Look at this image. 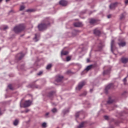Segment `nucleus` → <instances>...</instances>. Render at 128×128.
<instances>
[{
	"instance_id": "1",
	"label": "nucleus",
	"mask_w": 128,
	"mask_h": 128,
	"mask_svg": "<svg viewBox=\"0 0 128 128\" xmlns=\"http://www.w3.org/2000/svg\"><path fill=\"white\" fill-rule=\"evenodd\" d=\"M48 22H46L38 25V30L39 31L44 30L46 28H47V26H48Z\"/></svg>"
},
{
	"instance_id": "2",
	"label": "nucleus",
	"mask_w": 128,
	"mask_h": 128,
	"mask_svg": "<svg viewBox=\"0 0 128 128\" xmlns=\"http://www.w3.org/2000/svg\"><path fill=\"white\" fill-rule=\"evenodd\" d=\"M23 30H24V24H19L18 26H15V28H14V32H15V33L20 32L23 31Z\"/></svg>"
},
{
	"instance_id": "3",
	"label": "nucleus",
	"mask_w": 128,
	"mask_h": 128,
	"mask_svg": "<svg viewBox=\"0 0 128 128\" xmlns=\"http://www.w3.org/2000/svg\"><path fill=\"white\" fill-rule=\"evenodd\" d=\"M118 46L120 47L125 46V45L126 44V42H125L123 39L118 40Z\"/></svg>"
},
{
	"instance_id": "4",
	"label": "nucleus",
	"mask_w": 128,
	"mask_h": 128,
	"mask_svg": "<svg viewBox=\"0 0 128 128\" xmlns=\"http://www.w3.org/2000/svg\"><path fill=\"white\" fill-rule=\"evenodd\" d=\"M31 100H26L24 102V103L23 104V108H26L30 106H31Z\"/></svg>"
},
{
	"instance_id": "5",
	"label": "nucleus",
	"mask_w": 128,
	"mask_h": 128,
	"mask_svg": "<svg viewBox=\"0 0 128 128\" xmlns=\"http://www.w3.org/2000/svg\"><path fill=\"white\" fill-rule=\"evenodd\" d=\"M62 80H63V76L60 75H58L56 76L55 81H56V82H60L62 81Z\"/></svg>"
},
{
	"instance_id": "6",
	"label": "nucleus",
	"mask_w": 128,
	"mask_h": 128,
	"mask_svg": "<svg viewBox=\"0 0 128 128\" xmlns=\"http://www.w3.org/2000/svg\"><path fill=\"white\" fill-rule=\"evenodd\" d=\"M86 84V82H84V81L81 82H80V84H78V86L77 87V89L78 90H80V89L82 88V87H83Z\"/></svg>"
},
{
	"instance_id": "7",
	"label": "nucleus",
	"mask_w": 128,
	"mask_h": 128,
	"mask_svg": "<svg viewBox=\"0 0 128 128\" xmlns=\"http://www.w3.org/2000/svg\"><path fill=\"white\" fill-rule=\"evenodd\" d=\"M60 5L62 6H67V2L64 0H60Z\"/></svg>"
},
{
	"instance_id": "8",
	"label": "nucleus",
	"mask_w": 128,
	"mask_h": 128,
	"mask_svg": "<svg viewBox=\"0 0 128 128\" xmlns=\"http://www.w3.org/2000/svg\"><path fill=\"white\" fill-rule=\"evenodd\" d=\"M112 88H113V84H110L108 85V86H106V87L105 88L106 93L108 94V90Z\"/></svg>"
},
{
	"instance_id": "9",
	"label": "nucleus",
	"mask_w": 128,
	"mask_h": 128,
	"mask_svg": "<svg viewBox=\"0 0 128 128\" xmlns=\"http://www.w3.org/2000/svg\"><path fill=\"white\" fill-rule=\"evenodd\" d=\"M86 122H81V124H80V126H78L77 128H84L86 126Z\"/></svg>"
},
{
	"instance_id": "10",
	"label": "nucleus",
	"mask_w": 128,
	"mask_h": 128,
	"mask_svg": "<svg viewBox=\"0 0 128 128\" xmlns=\"http://www.w3.org/2000/svg\"><path fill=\"white\" fill-rule=\"evenodd\" d=\"M23 56H24V54L22 53H20L18 54V55L16 56V58L18 60H20L22 58H23Z\"/></svg>"
},
{
	"instance_id": "11",
	"label": "nucleus",
	"mask_w": 128,
	"mask_h": 128,
	"mask_svg": "<svg viewBox=\"0 0 128 128\" xmlns=\"http://www.w3.org/2000/svg\"><path fill=\"white\" fill-rule=\"evenodd\" d=\"M98 22V20L94 18H92V19H90V21L89 22L90 23V24H96Z\"/></svg>"
},
{
	"instance_id": "12",
	"label": "nucleus",
	"mask_w": 128,
	"mask_h": 128,
	"mask_svg": "<svg viewBox=\"0 0 128 128\" xmlns=\"http://www.w3.org/2000/svg\"><path fill=\"white\" fill-rule=\"evenodd\" d=\"M94 35H96V36H100V34H101V32H100V30L95 29L94 30Z\"/></svg>"
},
{
	"instance_id": "13",
	"label": "nucleus",
	"mask_w": 128,
	"mask_h": 128,
	"mask_svg": "<svg viewBox=\"0 0 128 128\" xmlns=\"http://www.w3.org/2000/svg\"><path fill=\"white\" fill-rule=\"evenodd\" d=\"M117 6V2L113 3L110 4V6H109V8H110V10H112L114 8H116Z\"/></svg>"
},
{
	"instance_id": "14",
	"label": "nucleus",
	"mask_w": 128,
	"mask_h": 128,
	"mask_svg": "<svg viewBox=\"0 0 128 128\" xmlns=\"http://www.w3.org/2000/svg\"><path fill=\"white\" fill-rule=\"evenodd\" d=\"M74 26L76 28H80L82 26V23H80V22H77L76 23H74Z\"/></svg>"
},
{
	"instance_id": "15",
	"label": "nucleus",
	"mask_w": 128,
	"mask_h": 128,
	"mask_svg": "<svg viewBox=\"0 0 128 128\" xmlns=\"http://www.w3.org/2000/svg\"><path fill=\"white\" fill-rule=\"evenodd\" d=\"M94 67V66L92 64L88 66L87 67H86L85 70H86V71L90 70H92V68Z\"/></svg>"
},
{
	"instance_id": "16",
	"label": "nucleus",
	"mask_w": 128,
	"mask_h": 128,
	"mask_svg": "<svg viewBox=\"0 0 128 128\" xmlns=\"http://www.w3.org/2000/svg\"><path fill=\"white\" fill-rule=\"evenodd\" d=\"M128 59L126 58H121V62H122L124 64H126L128 62Z\"/></svg>"
},
{
	"instance_id": "17",
	"label": "nucleus",
	"mask_w": 128,
	"mask_h": 128,
	"mask_svg": "<svg viewBox=\"0 0 128 128\" xmlns=\"http://www.w3.org/2000/svg\"><path fill=\"white\" fill-rule=\"evenodd\" d=\"M110 73V70H106L104 71L103 75L104 76L108 75V74H109Z\"/></svg>"
},
{
	"instance_id": "18",
	"label": "nucleus",
	"mask_w": 128,
	"mask_h": 128,
	"mask_svg": "<svg viewBox=\"0 0 128 128\" xmlns=\"http://www.w3.org/2000/svg\"><path fill=\"white\" fill-rule=\"evenodd\" d=\"M110 47L112 49V52H113V48H114V40H112V42L110 43Z\"/></svg>"
},
{
	"instance_id": "19",
	"label": "nucleus",
	"mask_w": 128,
	"mask_h": 128,
	"mask_svg": "<svg viewBox=\"0 0 128 128\" xmlns=\"http://www.w3.org/2000/svg\"><path fill=\"white\" fill-rule=\"evenodd\" d=\"M68 52H67V51H64V50H62V52H60V55L62 56H66L67 55V54H68Z\"/></svg>"
},
{
	"instance_id": "20",
	"label": "nucleus",
	"mask_w": 128,
	"mask_h": 128,
	"mask_svg": "<svg viewBox=\"0 0 128 128\" xmlns=\"http://www.w3.org/2000/svg\"><path fill=\"white\" fill-rule=\"evenodd\" d=\"M8 29V26H2L1 28H0V30H6Z\"/></svg>"
},
{
	"instance_id": "21",
	"label": "nucleus",
	"mask_w": 128,
	"mask_h": 128,
	"mask_svg": "<svg viewBox=\"0 0 128 128\" xmlns=\"http://www.w3.org/2000/svg\"><path fill=\"white\" fill-rule=\"evenodd\" d=\"M54 92H50L48 93V98H52V96H54Z\"/></svg>"
},
{
	"instance_id": "22",
	"label": "nucleus",
	"mask_w": 128,
	"mask_h": 128,
	"mask_svg": "<svg viewBox=\"0 0 128 128\" xmlns=\"http://www.w3.org/2000/svg\"><path fill=\"white\" fill-rule=\"evenodd\" d=\"M19 123V121L18 120H15V121H14V126H18V124Z\"/></svg>"
},
{
	"instance_id": "23",
	"label": "nucleus",
	"mask_w": 128,
	"mask_h": 128,
	"mask_svg": "<svg viewBox=\"0 0 128 128\" xmlns=\"http://www.w3.org/2000/svg\"><path fill=\"white\" fill-rule=\"evenodd\" d=\"M113 102H114V100H110V98H109V100H108V104H112V103H113Z\"/></svg>"
},
{
	"instance_id": "24",
	"label": "nucleus",
	"mask_w": 128,
	"mask_h": 128,
	"mask_svg": "<svg viewBox=\"0 0 128 128\" xmlns=\"http://www.w3.org/2000/svg\"><path fill=\"white\" fill-rule=\"evenodd\" d=\"M34 41L35 42H38V34H35V38H34Z\"/></svg>"
},
{
	"instance_id": "25",
	"label": "nucleus",
	"mask_w": 128,
	"mask_h": 128,
	"mask_svg": "<svg viewBox=\"0 0 128 128\" xmlns=\"http://www.w3.org/2000/svg\"><path fill=\"white\" fill-rule=\"evenodd\" d=\"M80 112H77V113H76V118H78V116H80Z\"/></svg>"
},
{
	"instance_id": "26",
	"label": "nucleus",
	"mask_w": 128,
	"mask_h": 128,
	"mask_svg": "<svg viewBox=\"0 0 128 128\" xmlns=\"http://www.w3.org/2000/svg\"><path fill=\"white\" fill-rule=\"evenodd\" d=\"M51 68V64H48L47 65V66L46 67V70H50V68Z\"/></svg>"
},
{
	"instance_id": "27",
	"label": "nucleus",
	"mask_w": 128,
	"mask_h": 128,
	"mask_svg": "<svg viewBox=\"0 0 128 128\" xmlns=\"http://www.w3.org/2000/svg\"><path fill=\"white\" fill-rule=\"evenodd\" d=\"M51 112L53 113L56 112V108H52V110H51Z\"/></svg>"
},
{
	"instance_id": "28",
	"label": "nucleus",
	"mask_w": 128,
	"mask_h": 128,
	"mask_svg": "<svg viewBox=\"0 0 128 128\" xmlns=\"http://www.w3.org/2000/svg\"><path fill=\"white\" fill-rule=\"evenodd\" d=\"M70 56H68L66 58V61H70Z\"/></svg>"
},
{
	"instance_id": "29",
	"label": "nucleus",
	"mask_w": 128,
	"mask_h": 128,
	"mask_svg": "<svg viewBox=\"0 0 128 128\" xmlns=\"http://www.w3.org/2000/svg\"><path fill=\"white\" fill-rule=\"evenodd\" d=\"M8 88H10V90H12V85L8 84Z\"/></svg>"
},
{
	"instance_id": "30",
	"label": "nucleus",
	"mask_w": 128,
	"mask_h": 128,
	"mask_svg": "<svg viewBox=\"0 0 128 128\" xmlns=\"http://www.w3.org/2000/svg\"><path fill=\"white\" fill-rule=\"evenodd\" d=\"M24 10V6H20V10L22 11V10Z\"/></svg>"
},
{
	"instance_id": "31",
	"label": "nucleus",
	"mask_w": 128,
	"mask_h": 128,
	"mask_svg": "<svg viewBox=\"0 0 128 128\" xmlns=\"http://www.w3.org/2000/svg\"><path fill=\"white\" fill-rule=\"evenodd\" d=\"M27 12H34V10L32 9L28 10Z\"/></svg>"
},
{
	"instance_id": "32",
	"label": "nucleus",
	"mask_w": 128,
	"mask_h": 128,
	"mask_svg": "<svg viewBox=\"0 0 128 128\" xmlns=\"http://www.w3.org/2000/svg\"><path fill=\"white\" fill-rule=\"evenodd\" d=\"M124 18V14H121V16H120V20H122Z\"/></svg>"
},
{
	"instance_id": "33",
	"label": "nucleus",
	"mask_w": 128,
	"mask_h": 128,
	"mask_svg": "<svg viewBox=\"0 0 128 128\" xmlns=\"http://www.w3.org/2000/svg\"><path fill=\"white\" fill-rule=\"evenodd\" d=\"M43 73V72H42V71L39 72L38 73V74H37V75L38 76H40L42 75V74Z\"/></svg>"
},
{
	"instance_id": "34",
	"label": "nucleus",
	"mask_w": 128,
	"mask_h": 128,
	"mask_svg": "<svg viewBox=\"0 0 128 128\" xmlns=\"http://www.w3.org/2000/svg\"><path fill=\"white\" fill-rule=\"evenodd\" d=\"M104 118L106 120H108V119L109 118V117L108 116H104Z\"/></svg>"
},
{
	"instance_id": "35",
	"label": "nucleus",
	"mask_w": 128,
	"mask_h": 128,
	"mask_svg": "<svg viewBox=\"0 0 128 128\" xmlns=\"http://www.w3.org/2000/svg\"><path fill=\"white\" fill-rule=\"evenodd\" d=\"M42 127L46 128V122H43V124H42Z\"/></svg>"
},
{
	"instance_id": "36",
	"label": "nucleus",
	"mask_w": 128,
	"mask_h": 128,
	"mask_svg": "<svg viewBox=\"0 0 128 128\" xmlns=\"http://www.w3.org/2000/svg\"><path fill=\"white\" fill-rule=\"evenodd\" d=\"M86 96V92H84V94L81 95L82 96Z\"/></svg>"
},
{
	"instance_id": "37",
	"label": "nucleus",
	"mask_w": 128,
	"mask_h": 128,
	"mask_svg": "<svg viewBox=\"0 0 128 128\" xmlns=\"http://www.w3.org/2000/svg\"><path fill=\"white\" fill-rule=\"evenodd\" d=\"M28 112H30V110L27 109V110H26V111H24V112L27 113Z\"/></svg>"
},
{
	"instance_id": "38",
	"label": "nucleus",
	"mask_w": 128,
	"mask_h": 128,
	"mask_svg": "<svg viewBox=\"0 0 128 128\" xmlns=\"http://www.w3.org/2000/svg\"><path fill=\"white\" fill-rule=\"evenodd\" d=\"M128 0H125V4H128Z\"/></svg>"
},
{
	"instance_id": "39",
	"label": "nucleus",
	"mask_w": 128,
	"mask_h": 128,
	"mask_svg": "<svg viewBox=\"0 0 128 128\" xmlns=\"http://www.w3.org/2000/svg\"><path fill=\"white\" fill-rule=\"evenodd\" d=\"M112 16L111 15H108V18H111Z\"/></svg>"
},
{
	"instance_id": "40",
	"label": "nucleus",
	"mask_w": 128,
	"mask_h": 128,
	"mask_svg": "<svg viewBox=\"0 0 128 128\" xmlns=\"http://www.w3.org/2000/svg\"><path fill=\"white\" fill-rule=\"evenodd\" d=\"M2 108H0V116H2Z\"/></svg>"
},
{
	"instance_id": "41",
	"label": "nucleus",
	"mask_w": 128,
	"mask_h": 128,
	"mask_svg": "<svg viewBox=\"0 0 128 128\" xmlns=\"http://www.w3.org/2000/svg\"><path fill=\"white\" fill-rule=\"evenodd\" d=\"M66 73H68V74H70V70H68V72H66Z\"/></svg>"
},
{
	"instance_id": "42",
	"label": "nucleus",
	"mask_w": 128,
	"mask_h": 128,
	"mask_svg": "<svg viewBox=\"0 0 128 128\" xmlns=\"http://www.w3.org/2000/svg\"><path fill=\"white\" fill-rule=\"evenodd\" d=\"M126 80V78H124V82Z\"/></svg>"
},
{
	"instance_id": "43",
	"label": "nucleus",
	"mask_w": 128,
	"mask_h": 128,
	"mask_svg": "<svg viewBox=\"0 0 128 128\" xmlns=\"http://www.w3.org/2000/svg\"><path fill=\"white\" fill-rule=\"evenodd\" d=\"M48 116V112L46 113V116Z\"/></svg>"
},
{
	"instance_id": "44",
	"label": "nucleus",
	"mask_w": 128,
	"mask_h": 128,
	"mask_svg": "<svg viewBox=\"0 0 128 128\" xmlns=\"http://www.w3.org/2000/svg\"><path fill=\"white\" fill-rule=\"evenodd\" d=\"M10 2V0H6V2Z\"/></svg>"
},
{
	"instance_id": "45",
	"label": "nucleus",
	"mask_w": 128,
	"mask_h": 128,
	"mask_svg": "<svg viewBox=\"0 0 128 128\" xmlns=\"http://www.w3.org/2000/svg\"><path fill=\"white\" fill-rule=\"evenodd\" d=\"M92 89H90V92H92Z\"/></svg>"
},
{
	"instance_id": "46",
	"label": "nucleus",
	"mask_w": 128,
	"mask_h": 128,
	"mask_svg": "<svg viewBox=\"0 0 128 128\" xmlns=\"http://www.w3.org/2000/svg\"><path fill=\"white\" fill-rule=\"evenodd\" d=\"M2 1V0H0V2H1Z\"/></svg>"
},
{
	"instance_id": "47",
	"label": "nucleus",
	"mask_w": 128,
	"mask_h": 128,
	"mask_svg": "<svg viewBox=\"0 0 128 128\" xmlns=\"http://www.w3.org/2000/svg\"><path fill=\"white\" fill-rule=\"evenodd\" d=\"M66 112H68V111H66Z\"/></svg>"
},
{
	"instance_id": "48",
	"label": "nucleus",
	"mask_w": 128,
	"mask_h": 128,
	"mask_svg": "<svg viewBox=\"0 0 128 128\" xmlns=\"http://www.w3.org/2000/svg\"><path fill=\"white\" fill-rule=\"evenodd\" d=\"M64 114H66V112H64Z\"/></svg>"
},
{
	"instance_id": "49",
	"label": "nucleus",
	"mask_w": 128,
	"mask_h": 128,
	"mask_svg": "<svg viewBox=\"0 0 128 128\" xmlns=\"http://www.w3.org/2000/svg\"><path fill=\"white\" fill-rule=\"evenodd\" d=\"M110 128H113V127H110Z\"/></svg>"
}]
</instances>
